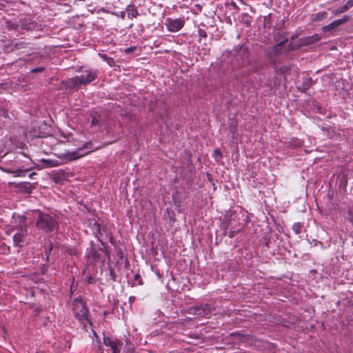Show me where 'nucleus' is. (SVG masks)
<instances>
[{
  "mask_svg": "<svg viewBox=\"0 0 353 353\" xmlns=\"http://www.w3.org/2000/svg\"><path fill=\"white\" fill-rule=\"evenodd\" d=\"M72 310L75 317L85 327L87 324L91 325L88 316V308L81 299H76L73 301Z\"/></svg>",
  "mask_w": 353,
  "mask_h": 353,
  "instance_id": "nucleus-1",
  "label": "nucleus"
},
{
  "mask_svg": "<svg viewBox=\"0 0 353 353\" xmlns=\"http://www.w3.org/2000/svg\"><path fill=\"white\" fill-rule=\"evenodd\" d=\"M17 220L19 222V227L17 232L13 236V243L16 247H22L25 241V237L28 232V226L26 223V217L23 216H18Z\"/></svg>",
  "mask_w": 353,
  "mask_h": 353,
  "instance_id": "nucleus-2",
  "label": "nucleus"
},
{
  "mask_svg": "<svg viewBox=\"0 0 353 353\" xmlns=\"http://www.w3.org/2000/svg\"><path fill=\"white\" fill-rule=\"evenodd\" d=\"M57 225V222L47 214L40 213L37 221V227L47 232H52Z\"/></svg>",
  "mask_w": 353,
  "mask_h": 353,
  "instance_id": "nucleus-3",
  "label": "nucleus"
},
{
  "mask_svg": "<svg viewBox=\"0 0 353 353\" xmlns=\"http://www.w3.org/2000/svg\"><path fill=\"white\" fill-rule=\"evenodd\" d=\"M97 77V73L92 70H85L79 76H76L70 79L72 84L77 85L80 84L89 83Z\"/></svg>",
  "mask_w": 353,
  "mask_h": 353,
  "instance_id": "nucleus-4",
  "label": "nucleus"
},
{
  "mask_svg": "<svg viewBox=\"0 0 353 353\" xmlns=\"http://www.w3.org/2000/svg\"><path fill=\"white\" fill-rule=\"evenodd\" d=\"M185 21L182 18L170 19L165 20V26L170 32H176L179 31L184 26Z\"/></svg>",
  "mask_w": 353,
  "mask_h": 353,
  "instance_id": "nucleus-5",
  "label": "nucleus"
},
{
  "mask_svg": "<svg viewBox=\"0 0 353 353\" xmlns=\"http://www.w3.org/2000/svg\"><path fill=\"white\" fill-rule=\"evenodd\" d=\"M103 344L110 348L112 351L110 353H119L120 347L122 345V343L117 339L105 336H103Z\"/></svg>",
  "mask_w": 353,
  "mask_h": 353,
  "instance_id": "nucleus-6",
  "label": "nucleus"
},
{
  "mask_svg": "<svg viewBox=\"0 0 353 353\" xmlns=\"http://www.w3.org/2000/svg\"><path fill=\"white\" fill-rule=\"evenodd\" d=\"M81 152L82 149L72 152H67L61 154L60 158L63 159L65 161H74L84 156V154Z\"/></svg>",
  "mask_w": 353,
  "mask_h": 353,
  "instance_id": "nucleus-7",
  "label": "nucleus"
},
{
  "mask_svg": "<svg viewBox=\"0 0 353 353\" xmlns=\"http://www.w3.org/2000/svg\"><path fill=\"white\" fill-rule=\"evenodd\" d=\"M194 313L196 315L205 318H208L210 315L208 305L194 308Z\"/></svg>",
  "mask_w": 353,
  "mask_h": 353,
  "instance_id": "nucleus-8",
  "label": "nucleus"
},
{
  "mask_svg": "<svg viewBox=\"0 0 353 353\" xmlns=\"http://www.w3.org/2000/svg\"><path fill=\"white\" fill-rule=\"evenodd\" d=\"M92 348L94 350H97V353H103L101 348L100 339L94 331H93Z\"/></svg>",
  "mask_w": 353,
  "mask_h": 353,
  "instance_id": "nucleus-9",
  "label": "nucleus"
},
{
  "mask_svg": "<svg viewBox=\"0 0 353 353\" xmlns=\"http://www.w3.org/2000/svg\"><path fill=\"white\" fill-rule=\"evenodd\" d=\"M41 161L45 164L46 168H54L61 164L57 160L42 159Z\"/></svg>",
  "mask_w": 353,
  "mask_h": 353,
  "instance_id": "nucleus-10",
  "label": "nucleus"
},
{
  "mask_svg": "<svg viewBox=\"0 0 353 353\" xmlns=\"http://www.w3.org/2000/svg\"><path fill=\"white\" fill-rule=\"evenodd\" d=\"M340 25H341L340 24V21H339L337 19V20L334 21L330 24L324 26L323 28V30L324 32L330 31L331 30H333V29L336 28V27L339 26Z\"/></svg>",
  "mask_w": 353,
  "mask_h": 353,
  "instance_id": "nucleus-11",
  "label": "nucleus"
},
{
  "mask_svg": "<svg viewBox=\"0 0 353 353\" xmlns=\"http://www.w3.org/2000/svg\"><path fill=\"white\" fill-rule=\"evenodd\" d=\"M290 145L291 147L300 148L303 145V141L299 139L294 138L290 141Z\"/></svg>",
  "mask_w": 353,
  "mask_h": 353,
  "instance_id": "nucleus-12",
  "label": "nucleus"
},
{
  "mask_svg": "<svg viewBox=\"0 0 353 353\" xmlns=\"http://www.w3.org/2000/svg\"><path fill=\"white\" fill-rule=\"evenodd\" d=\"M347 7V6H346L345 4H344L343 6H341V7L336 8V9L333 10L332 12L335 16L338 15V14H339L341 13L345 12L347 10H348Z\"/></svg>",
  "mask_w": 353,
  "mask_h": 353,
  "instance_id": "nucleus-13",
  "label": "nucleus"
},
{
  "mask_svg": "<svg viewBox=\"0 0 353 353\" xmlns=\"http://www.w3.org/2000/svg\"><path fill=\"white\" fill-rule=\"evenodd\" d=\"M320 37L318 34H314L313 36L306 39V43L307 44H312L317 42L320 40Z\"/></svg>",
  "mask_w": 353,
  "mask_h": 353,
  "instance_id": "nucleus-14",
  "label": "nucleus"
},
{
  "mask_svg": "<svg viewBox=\"0 0 353 353\" xmlns=\"http://www.w3.org/2000/svg\"><path fill=\"white\" fill-rule=\"evenodd\" d=\"M127 10L128 12V14H132V17H135L137 14V12L133 6H129Z\"/></svg>",
  "mask_w": 353,
  "mask_h": 353,
  "instance_id": "nucleus-15",
  "label": "nucleus"
},
{
  "mask_svg": "<svg viewBox=\"0 0 353 353\" xmlns=\"http://www.w3.org/2000/svg\"><path fill=\"white\" fill-rule=\"evenodd\" d=\"M214 157L216 160H219L221 157V152L219 149H216L214 151Z\"/></svg>",
  "mask_w": 353,
  "mask_h": 353,
  "instance_id": "nucleus-16",
  "label": "nucleus"
},
{
  "mask_svg": "<svg viewBox=\"0 0 353 353\" xmlns=\"http://www.w3.org/2000/svg\"><path fill=\"white\" fill-rule=\"evenodd\" d=\"M326 16H327V12H319L316 14V19L319 20H321V19L325 18Z\"/></svg>",
  "mask_w": 353,
  "mask_h": 353,
  "instance_id": "nucleus-17",
  "label": "nucleus"
},
{
  "mask_svg": "<svg viewBox=\"0 0 353 353\" xmlns=\"http://www.w3.org/2000/svg\"><path fill=\"white\" fill-rule=\"evenodd\" d=\"M349 19H350V17L344 16L342 19H338V20L340 21V24L341 25L342 23L347 21Z\"/></svg>",
  "mask_w": 353,
  "mask_h": 353,
  "instance_id": "nucleus-18",
  "label": "nucleus"
},
{
  "mask_svg": "<svg viewBox=\"0 0 353 353\" xmlns=\"http://www.w3.org/2000/svg\"><path fill=\"white\" fill-rule=\"evenodd\" d=\"M345 6H347V9L349 10L350 8L353 7V0H349L345 3Z\"/></svg>",
  "mask_w": 353,
  "mask_h": 353,
  "instance_id": "nucleus-19",
  "label": "nucleus"
},
{
  "mask_svg": "<svg viewBox=\"0 0 353 353\" xmlns=\"http://www.w3.org/2000/svg\"><path fill=\"white\" fill-rule=\"evenodd\" d=\"M0 115H2L4 117H7V112L4 110H3V109H0Z\"/></svg>",
  "mask_w": 353,
  "mask_h": 353,
  "instance_id": "nucleus-20",
  "label": "nucleus"
},
{
  "mask_svg": "<svg viewBox=\"0 0 353 353\" xmlns=\"http://www.w3.org/2000/svg\"><path fill=\"white\" fill-rule=\"evenodd\" d=\"M133 50H134V48L133 47H130V48H126L125 52L126 53H130V52H132Z\"/></svg>",
  "mask_w": 353,
  "mask_h": 353,
  "instance_id": "nucleus-21",
  "label": "nucleus"
},
{
  "mask_svg": "<svg viewBox=\"0 0 353 353\" xmlns=\"http://www.w3.org/2000/svg\"><path fill=\"white\" fill-rule=\"evenodd\" d=\"M41 70H43V68H37L32 70V72H39Z\"/></svg>",
  "mask_w": 353,
  "mask_h": 353,
  "instance_id": "nucleus-22",
  "label": "nucleus"
},
{
  "mask_svg": "<svg viewBox=\"0 0 353 353\" xmlns=\"http://www.w3.org/2000/svg\"><path fill=\"white\" fill-rule=\"evenodd\" d=\"M7 172H9V173H13V174H16L17 176H19V174H17L19 172V171H14H14H8V170Z\"/></svg>",
  "mask_w": 353,
  "mask_h": 353,
  "instance_id": "nucleus-23",
  "label": "nucleus"
},
{
  "mask_svg": "<svg viewBox=\"0 0 353 353\" xmlns=\"http://www.w3.org/2000/svg\"><path fill=\"white\" fill-rule=\"evenodd\" d=\"M98 123V121H97V119H93L92 121V125H95Z\"/></svg>",
  "mask_w": 353,
  "mask_h": 353,
  "instance_id": "nucleus-24",
  "label": "nucleus"
},
{
  "mask_svg": "<svg viewBox=\"0 0 353 353\" xmlns=\"http://www.w3.org/2000/svg\"><path fill=\"white\" fill-rule=\"evenodd\" d=\"M134 299V297H133V296H130V301H133Z\"/></svg>",
  "mask_w": 353,
  "mask_h": 353,
  "instance_id": "nucleus-25",
  "label": "nucleus"
},
{
  "mask_svg": "<svg viewBox=\"0 0 353 353\" xmlns=\"http://www.w3.org/2000/svg\"><path fill=\"white\" fill-rule=\"evenodd\" d=\"M201 34L203 35V36H206V34H205V32L204 31L203 32V33L201 32Z\"/></svg>",
  "mask_w": 353,
  "mask_h": 353,
  "instance_id": "nucleus-26",
  "label": "nucleus"
},
{
  "mask_svg": "<svg viewBox=\"0 0 353 353\" xmlns=\"http://www.w3.org/2000/svg\"><path fill=\"white\" fill-rule=\"evenodd\" d=\"M139 276L138 274H136V275H135V279H138V277H139Z\"/></svg>",
  "mask_w": 353,
  "mask_h": 353,
  "instance_id": "nucleus-27",
  "label": "nucleus"
}]
</instances>
